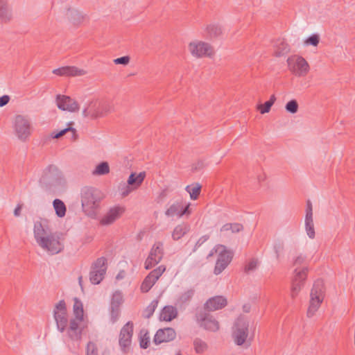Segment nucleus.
I'll use <instances>...</instances> for the list:
<instances>
[{
	"label": "nucleus",
	"mask_w": 355,
	"mask_h": 355,
	"mask_svg": "<svg viewBox=\"0 0 355 355\" xmlns=\"http://www.w3.org/2000/svg\"><path fill=\"white\" fill-rule=\"evenodd\" d=\"M80 198L83 211L89 217L95 218L103 198L102 192L94 187H84L80 191Z\"/></svg>",
	"instance_id": "obj_1"
},
{
	"label": "nucleus",
	"mask_w": 355,
	"mask_h": 355,
	"mask_svg": "<svg viewBox=\"0 0 355 355\" xmlns=\"http://www.w3.org/2000/svg\"><path fill=\"white\" fill-rule=\"evenodd\" d=\"M326 288L322 279L315 281L310 293L309 306L306 312L308 318H312L318 311L325 297Z\"/></svg>",
	"instance_id": "obj_2"
},
{
	"label": "nucleus",
	"mask_w": 355,
	"mask_h": 355,
	"mask_svg": "<svg viewBox=\"0 0 355 355\" xmlns=\"http://www.w3.org/2000/svg\"><path fill=\"white\" fill-rule=\"evenodd\" d=\"M64 182L62 172L53 164L49 165L43 171L40 184L46 188L61 185Z\"/></svg>",
	"instance_id": "obj_3"
},
{
	"label": "nucleus",
	"mask_w": 355,
	"mask_h": 355,
	"mask_svg": "<svg viewBox=\"0 0 355 355\" xmlns=\"http://www.w3.org/2000/svg\"><path fill=\"white\" fill-rule=\"evenodd\" d=\"M63 240L62 233H49V235L46 236L44 239H42L41 243H39L38 245L43 250L53 255L61 252L64 250Z\"/></svg>",
	"instance_id": "obj_4"
},
{
	"label": "nucleus",
	"mask_w": 355,
	"mask_h": 355,
	"mask_svg": "<svg viewBox=\"0 0 355 355\" xmlns=\"http://www.w3.org/2000/svg\"><path fill=\"white\" fill-rule=\"evenodd\" d=\"M112 105L107 101H92L87 107L83 110L85 117H90L92 119L103 117L112 111Z\"/></svg>",
	"instance_id": "obj_5"
},
{
	"label": "nucleus",
	"mask_w": 355,
	"mask_h": 355,
	"mask_svg": "<svg viewBox=\"0 0 355 355\" xmlns=\"http://www.w3.org/2000/svg\"><path fill=\"white\" fill-rule=\"evenodd\" d=\"M249 322L243 315H240L235 321L233 327L232 336L236 345H243L248 336Z\"/></svg>",
	"instance_id": "obj_6"
},
{
	"label": "nucleus",
	"mask_w": 355,
	"mask_h": 355,
	"mask_svg": "<svg viewBox=\"0 0 355 355\" xmlns=\"http://www.w3.org/2000/svg\"><path fill=\"white\" fill-rule=\"evenodd\" d=\"M209 312L205 309L198 311L196 314V321L205 330L216 332L220 329L219 322Z\"/></svg>",
	"instance_id": "obj_7"
},
{
	"label": "nucleus",
	"mask_w": 355,
	"mask_h": 355,
	"mask_svg": "<svg viewBox=\"0 0 355 355\" xmlns=\"http://www.w3.org/2000/svg\"><path fill=\"white\" fill-rule=\"evenodd\" d=\"M106 262L107 259L102 257L92 263L89 272V280L92 284H99L104 279L107 270Z\"/></svg>",
	"instance_id": "obj_8"
},
{
	"label": "nucleus",
	"mask_w": 355,
	"mask_h": 355,
	"mask_svg": "<svg viewBox=\"0 0 355 355\" xmlns=\"http://www.w3.org/2000/svg\"><path fill=\"white\" fill-rule=\"evenodd\" d=\"M53 317L56 326L60 332H64L68 326L67 311L66 303L64 300H60L55 306Z\"/></svg>",
	"instance_id": "obj_9"
},
{
	"label": "nucleus",
	"mask_w": 355,
	"mask_h": 355,
	"mask_svg": "<svg viewBox=\"0 0 355 355\" xmlns=\"http://www.w3.org/2000/svg\"><path fill=\"white\" fill-rule=\"evenodd\" d=\"M308 270L309 269L306 266H304L300 270L297 268L295 269L294 277L292 279L291 293L293 299H295L297 296L302 288L304 286L307 277Z\"/></svg>",
	"instance_id": "obj_10"
},
{
	"label": "nucleus",
	"mask_w": 355,
	"mask_h": 355,
	"mask_svg": "<svg viewBox=\"0 0 355 355\" xmlns=\"http://www.w3.org/2000/svg\"><path fill=\"white\" fill-rule=\"evenodd\" d=\"M164 256L163 243L156 242L150 249L149 254L145 261V269L149 270L159 263Z\"/></svg>",
	"instance_id": "obj_11"
},
{
	"label": "nucleus",
	"mask_w": 355,
	"mask_h": 355,
	"mask_svg": "<svg viewBox=\"0 0 355 355\" xmlns=\"http://www.w3.org/2000/svg\"><path fill=\"white\" fill-rule=\"evenodd\" d=\"M290 70L298 76H304L309 71V65L302 56L291 57L287 60Z\"/></svg>",
	"instance_id": "obj_12"
},
{
	"label": "nucleus",
	"mask_w": 355,
	"mask_h": 355,
	"mask_svg": "<svg viewBox=\"0 0 355 355\" xmlns=\"http://www.w3.org/2000/svg\"><path fill=\"white\" fill-rule=\"evenodd\" d=\"M188 48L191 55L197 58L210 57L213 54L211 46L205 42H191L189 44Z\"/></svg>",
	"instance_id": "obj_13"
},
{
	"label": "nucleus",
	"mask_w": 355,
	"mask_h": 355,
	"mask_svg": "<svg viewBox=\"0 0 355 355\" xmlns=\"http://www.w3.org/2000/svg\"><path fill=\"white\" fill-rule=\"evenodd\" d=\"M133 322L129 321L121 328L119 334V345L125 354L128 353L130 349L133 335Z\"/></svg>",
	"instance_id": "obj_14"
},
{
	"label": "nucleus",
	"mask_w": 355,
	"mask_h": 355,
	"mask_svg": "<svg viewBox=\"0 0 355 355\" xmlns=\"http://www.w3.org/2000/svg\"><path fill=\"white\" fill-rule=\"evenodd\" d=\"M15 131L18 139L24 141L31 135V123L28 119L17 115L15 119Z\"/></svg>",
	"instance_id": "obj_15"
},
{
	"label": "nucleus",
	"mask_w": 355,
	"mask_h": 355,
	"mask_svg": "<svg viewBox=\"0 0 355 355\" xmlns=\"http://www.w3.org/2000/svg\"><path fill=\"white\" fill-rule=\"evenodd\" d=\"M233 258V253L225 248L220 250L218 254L214 272L218 275L220 274L230 264Z\"/></svg>",
	"instance_id": "obj_16"
},
{
	"label": "nucleus",
	"mask_w": 355,
	"mask_h": 355,
	"mask_svg": "<svg viewBox=\"0 0 355 355\" xmlns=\"http://www.w3.org/2000/svg\"><path fill=\"white\" fill-rule=\"evenodd\" d=\"M56 103L58 107L62 110H67L71 112L79 110L78 103L68 96L57 95Z\"/></svg>",
	"instance_id": "obj_17"
},
{
	"label": "nucleus",
	"mask_w": 355,
	"mask_h": 355,
	"mask_svg": "<svg viewBox=\"0 0 355 355\" xmlns=\"http://www.w3.org/2000/svg\"><path fill=\"white\" fill-rule=\"evenodd\" d=\"M176 337V332L174 329L167 327L157 330L154 336L153 342L156 345L173 340Z\"/></svg>",
	"instance_id": "obj_18"
},
{
	"label": "nucleus",
	"mask_w": 355,
	"mask_h": 355,
	"mask_svg": "<svg viewBox=\"0 0 355 355\" xmlns=\"http://www.w3.org/2000/svg\"><path fill=\"white\" fill-rule=\"evenodd\" d=\"M83 320L71 318L69 320V327H67V334L68 337L73 341L81 340L83 329L80 327V323Z\"/></svg>",
	"instance_id": "obj_19"
},
{
	"label": "nucleus",
	"mask_w": 355,
	"mask_h": 355,
	"mask_svg": "<svg viewBox=\"0 0 355 355\" xmlns=\"http://www.w3.org/2000/svg\"><path fill=\"white\" fill-rule=\"evenodd\" d=\"M227 304V299L222 295L212 297L207 300L204 304V309L207 311H215L222 309Z\"/></svg>",
	"instance_id": "obj_20"
},
{
	"label": "nucleus",
	"mask_w": 355,
	"mask_h": 355,
	"mask_svg": "<svg viewBox=\"0 0 355 355\" xmlns=\"http://www.w3.org/2000/svg\"><path fill=\"white\" fill-rule=\"evenodd\" d=\"M189 207V203L184 206L181 202H176L170 206L165 211V214L167 216H178L181 217L184 214H190Z\"/></svg>",
	"instance_id": "obj_21"
},
{
	"label": "nucleus",
	"mask_w": 355,
	"mask_h": 355,
	"mask_svg": "<svg viewBox=\"0 0 355 355\" xmlns=\"http://www.w3.org/2000/svg\"><path fill=\"white\" fill-rule=\"evenodd\" d=\"M53 73L60 76H80L86 74V71L84 69H78L74 66L60 67L54 69Z\"/></svg>",
	"instance_id": "obj_22"
},
{
	"label": "nucleus",
	"mask_w": 355,
	"mask_h": 355,
	"mask_svg": "<svg viewBox=\"0 0 355 355\" xmlns=\"http://www.w3.org/2000/svg\"><path fill=\"white\" fill-rule=\"evenodd\" d=\"M124 209L120 207L111 208L101 220V224L107 225L113 223L123 213Z\"/></svg>",
	"instance_id": "obj_23"
},
{
	"label": "nucleus",
	"mask_w": 355,
	"mask_h": 355,
	"mask_svg": "<svg viewBox=\"0 0 355 355\" xmlns=\"http://www.w3.org/2000/svg\"><path fill=\"white\" fill-rule=\"evenodd\" d=\"M178 315L177 309L173 306H165L159 315L160 320L170 322Z\"/></svg>",
	"instance_id": "obj_24"
},
{
	"label": "nucleus",
	"mask_w": 355,
	"mask_h": 355,
	"mask_svg": "<svg viewBox=\"0 0 355 355\" xmlns=\"http://www.w3.org/2000/svg\"><path fill=\"white\" fill-rule=\"evenodd\" d=\"M145 172H141L139 174H137L136 173H131L128 180V184L131 186L132 189H137L141 186L145 179Z\"/></svg>",
	"instance_id": "obj_25"
},
{
	"label": "nucleus",
	"mask_w": 355,
	"mask_h": 355,
	"mask_svg": "<svg viewBox=\"0 0 355 355\" xmlns=\"http://www.w3.org/2000/svg\"><path fill=\"white\" fill-rule=\"evenodd\" d=\"M33 232L35 239L37 244H39V243H41L42 239H44L46 236L49 235V234L47 232V230H46L44 227L41 221H36L35 223Z\"/></svg>",
	"instance_id": "obj_26"
},
{
	"label": "nucleus",
	"mask_w": 355,
	"mask_h": 355,
	"mask_svg": "<svg viewBox=\"0 0 355 355\" xmlns=\"http://www.w3.org/2000/svg\"><path fill=\"white\" fill-rule=\"evenodd\" d=\"M274 47V55L276 57H281L290 51L288 44L284 40H277Z\"/></svg>",
	"instance_id": "obj_27"
},
{
	"label": "nucleus",
	"mask_w": 355,
	"mask_h": 355,
	"mask_svg": "<svg viewBox=\"0 0 355 355\" xmlns=\"http://www.w3.org/2000/svg\"><path fill=\"white\" fill-rule=\"evenodd\" d=\"M12 15L8 9L6 0H0V21L7 23L10 21Z\"/></svg>",
	"instance_id": "obj_28"
},
{
	"label": "nucleus",
	"mask_w": 355,
	"mask_h": 355,
	"mask_svg": "<svg viewBox=\"0 0 355 355\" xmlns=\"http://www.w3.org/2000/svg\"><path fill=\"white\" fill-rule=\"evenodd\" d=\"M67 17L73 24L79 25L85 20V15L77 10L69 9Z\"/></svg>",
	"instance_id": "obj_29"
},
{
	"label": "nucleus",
	"mask_w": 355,
	"mask_h": 355,
	"mask_svg": "<svg viewBox=\"0 0 355 355\" xmlns=\"http://www.w3.org/2000/svg\"><path fill=\"white\" fill-rule=\"evenodd\" d=\"M73 125V122H70L68 123V128H64L57 132H53L51 134V136L53 139H58L64 136L67 132H70L71 133V137L73 140H76L78 137L76 130L71 125Z\"/></svg>",
	"instance_id": "obj_30"
},
{
	"label": "nucleus",
	"mask_w": 355,
	"mask_h": 355,
	"mask_svg": "<svg viewBox=\"0 0 355 355\" xmlns=\"http://www.w3.org/2000/svg\"><path fill=\"white\" fill-rule=\"evenodd\" d=\"M189 230V226L187 224H180L177 225L173 232L172 238L174 241H178L183 237Z\"/></svg>",
	"instance_id": "obj_31"
},
{
	"label": "nucleus",
	"mask_w": 355,
	"mask_h": 355,
	"mask_svg": "<svg viewBox=\"0 0 355 355\" xmlns=\"http://www.w3.org/2000/svg\"><path fill=\"white\" fill-rule=\"evenodd\" d=\"M73 312L75 315L73 318L83 320L84 310L83 303L80 300L76 297L73 298Z\"/></svg>",
	"instance_id": "obj_32"
},
{
	"label": "nucleus",
	"mask_w": 355,
	"mask_h": 355,
	"mask_svg": "<svg viewBox=\"0 0 355 355\" xmlns=\"http://www.w3.org/2000/svg\"><path fill=\"white\" fill-rule=\"evenodd\" d=\"M53 206L55 211L56 215L62 218L65 216L67 211V207L64 203L60 199H55L53 202Z\"/></svg>",
	"instance_id": "obj_33"
},
{
	"label": "nucleus",
	"mask_w": 355,
	"mask_h": 355,
	"mask_svg": "<svg viewBox=\"0 0 355 355\" xmlns=\"http://www.w3.org/2000/svg\"><path fill=\"white\" fill-rule=\"evenodd\" d=\"M202 186L199 183L192 184L187 185L185 190L190 194V198L192 200H196L201 191Z\"/></svg>",
	"instance_id": "obj_34"
},
{
	"label": "nucleus",
	"mask_w": 355,
	"mask_h": 355,
	"mask_svg": "<svg viewBox=\"0 0 355 355\" xmlns=\"http://www.w3.org/2000/svg\"><path fill=\"white\" fill-rule=\"evenodd\" d=\"M194 290L191 288L182 293L177 300L176 305L182 306L187 304L194 295Z\"/></svg>",
	"instance_id": "obj_35"
},
{
	"label": "nucleus",
	"mask_w": 355,
	"mask_h": 355,
	"mask_svg": "<svg viewBox=\"0 0 355 355\" xmlns=\"http://www.w3.org/2000/svg\"><path fill=\"white\" fill-rule=\"evenodd\" d=\"M206 31L207 33V37L215 38L218 37L222 34V28L218 25L210 24L207 26Z\"/></svg>",
	"instance_id": "obj_36"
},
{
	"label": "nucleus",
	"mask_w": 355,
	"mask_h": 355,
	"mask_svg": "<svg viewBox=\"0 0 355 355\" xmlns=\"http://www.w3.org/2000/svg\"><path fill=\"white\" fill-rule=\"evenodd\" d=\"M243 226L241 223H226L220 228V232L231 231L232 233H239L243 231Z\"/></svg>",
	"instance_id": "obj_37"
},
{
	"label": "nucleus",
	"mask_w": 355,
	"mask_h": 355,
	"mask_svg": "<svg viewBox=\"0 0 355 355\" xmlns=\"http://www.w3.org/2000/svg\"><path fill=\"white\" fill-rule=\"evenodd\" d=\"M305 229L310 239H314L315 234L313 216H305Z\"/></svg>",
	"instance_id": "obj_38"
},
{
	"label": "nucleus",
	"mask_w": 355,
	"mask_h": 355,
	"mask_svg": "<svg viewBox=\"0 0 355 355\" xmlns=\"http://www.w3.org/2000/svg\"><path fill=\"white\" fill-rule=\"evenodd\" d=\"M193 347L197 354H202L208 349L207 344L199 338H196L193 340Z\"/></svg>",
	"instance_id": "obj_39"
},
{
	"label": "nucleus",
	"mask_w": 355,
	"mask_h": 355,
	"mask_svg": "<svg viewBox=\"0 0 355 355\" xmlns=\"http://www.w3.org/2000/svg\"><path fill=\"white\" fill-rule=\"evenodd\" d=\"M156 283L155 280L152 279L148 275L145 277L142 282L140 289L142 293H147Z\"/></svg>",
	"instance_id": "obj_40"
},
{
	"label": "nucleus",
	"mask_w": 355,
	"mask_h": 355,
	"mask_svg": "<svg viewBox=\"0 0 355 355\" xmlns=\"http://www.w3.org/2000/svg\"><path fill=\"white\" fill-rule=\"evenodd\" d=\"M123 302V297L122 293L119 291H116L112 295L110 306L120 307V306L122 304Z\"/></svg>",
	"instance_id": "obj_41"
},
{
	"label": "nucleus",
	"mask_w": 355,
	"mask_h": 355,
	"mask_svg": "<svg viewBox=\"0 0 355 355\" xmlns=\"http://www.w3.org/2000/svg\"><path fill=\"white\" fill-rule=\"evenodd\" d=\"M158 304L157 300H153L151 303L145 309L143 313V316L145 318H150L154 313Z\"/></svg>",
	"instance_id": "obj_42"
},
{
	"label": "nucleus",
	"mask_w": 355,
	"mask_h": 355,
	"mask_svg": "<svg viewBox=\"0 0 355 355\" xmlns=\"http://www.w3.org/2000/svg\"><path fill=\"white\" fill-rule=\"evenodd\" d=\"M110 172V167L107 162H103L96 167L94 174L105 175Z\"/></svg>",
	"instance_id": "obj_43"
},
{
	"label": "nucleus",
	"mask_w": 355,
	"mask_h": 355,
	"mask_svg": "<svg viewBox=\"0 0 355 355\" xmlns=\"http://www.w3.org/2000/svg\"><path fill=\"white\" fill-rule=\"evenodd\" d=\"M166 270V267L163 265L159 266L157 268L153 270L148 275L152 277L153 280L157 282L159 277L164 273Z\"/></svg>",
	"instance_id": "obj_44"
},
{
	"label": "nucleus",
	"mask_w": 355,
	"mask_h": 355,
	"mask_svg": "<svg viewBox=\"0 0 355 355\" xmlns=\"http://www.w3.org/2000/svg\"><path fill=\"white\" fill-rule=\"evenodd\" d=\"M298 103L295 99L289 101L285 105L286 110L291 114L297 113L298 111Z\"/></svg>",
	"instance_id": "obj_45"
},
{
	"label": "nucleus",
	"mask_w": 355,
	"mask_h": 355,
	"mask_svg": "<svg viewBox=\"0 0 355 355\" xmlns=\"http://www.w3.org/2000/svg\"><path fill=\"white\" fill-rule=\"evenodd\" d=\"M142 331H141V335L139 337V345L142 349H147L149 346L150 343V336L148 333L146 331L144 334L141 335Z\"/></svg>",
	"instance_id": "obj_46"
},
{
	"label": "nucleus",
	"mask_w": 355,
	"mask_h": 355,
	"mask_svg": "<svg viewBox=\"0 0 355 355\" xmlns=\"http://www.w3.org/2000/svg\"><path fill=\"white\" fill-rule=\"evenodd\" d=\"M258 264L259 261L257 259H251L244 268L245 272L248 273L251 271L254 270L257 268Z\"/></svg>",
	"instance_id": "obj_47"
},
{
	"label": "nucleus",
	"mask_w": 355,
	"mask_h": 355,
	"mask_svg": "<svg viewBox=\"0 0 355 355\" xmlns=\"http://www.w3.org/2000/svg\"><path fill=\"white\" fill-rule=\"evenodd\" d=\"M319 42H320L319 35L318 34H313L306 40L305 43L306 44L316 46L319 44Z\"/></svg>",
	"instance_id": "obj_48"
},
{
	"label": "nucleus",
	"mask_w": 355,
	"mask_h": 355,
	"mask_svg": "<svg viewBox=\"0 0 355 355\" xmlns=\"http://www.w3.org/2000/svg\"><path fill=\"white\" fill-rule=\"evenodd\" d=\"M87 355H98V348L95 343L93 342H89L86 348Z\"/></svg>",
	"instance_id": "obj_49"
},
{
	"label": "nucleus",
	"mask_w": 355,
	"mask_h": 355,
	"mask_svg": "<svg viewBox=\"0 0 355 355\" xmlns=\"http://www.w3.org/2000/svg\"><path fill=\"white\" fill-rule=\"evenodd\" d=\"M110 309H111V313H110L111 320H112V322H115L118 320L119 314H120V307L110 306Z\"/></svg>",
	"instance_id": "obj_50"
},
{
	"label": "nucleus",
	"mask_w": 355,
	"mask_h": 355,
	"mask_svg": "<svg viewBox=\"0 0 355 355\" xmlns=\"http://www.w3.org/2000/svg\"><path fill=\"white\" fill-rule=\"evenodd\" d=\"M209 239V235H208V234L201 236L196 243V244L192 250V252H195Z\"/></svg>",
	"instance_id": "obj_51"
},
{
	"label": "nucleus",
	"mask_w": 355,
	"mask_h": 355,
	"mask_svg": "<svg viewBox=\"0 0 355 355\" xmlns=\"http://www.w3.org/2000/svg\"><path fill=\"white\" fill-rule=\"evenodd\" d=\"M272 105L268 101L263 105H259L258 109L261 114H266L270 112Z\"/></svg>",
	"instance_id": "obj_52"
},
{
	"label": "nucleus",
	"mask_w": 355,
	"mask_h": 355,
	"mask_svg": "<svg viewBox=\"0 0 355 355\" xmlns=\"http://www.w3.org/2000/svg\"><path fill=\"white\" fill-rule=\"evenodd\" d=\"M130 60V58L128 55L122 56L114 60V63L115 64H122L127 65L129 64Z\"/></svg>",
	"instance_id": "obj_53"
},
{
	"label": "nucleus",
	"mask_w": 355,
	"mask_h": 355,
	"mask_svg": "<svg viewBox=\"0 0 355 355\" xmlns=\"http://www.w3.org/2000/svg\"><path fill=\"white\" fill-rule=\"evenodd\" d=\"M273 248H274V250H275V252L276 254V258L277 259H279V257H280V252L284 250V243L282 242H277L276 243L274 246H273Z\"/></svg>",
	"instance_id": "obj_54"
},
{
	"label": "nucleus",
	"mask_w": 355,
	"mask_h": 355,
	"mask_svg": "<svg viewBox=\"0 0 355 355\" xmlns=\"http://www.w3.org/2000/svg\"><path fill=\"white\" fill-rule=\"evenodd\" d=\"M226 248V247L223 245H216L210 252L208 254L207 258L209 259L210 257H211L212 256H214V254L218 252V254L220 253V250H223Z\"/></svg>",
	"instance_id": "obj_55"
},
{
	"label": "nucleus",
	"mask_w": 355,
	"mask_h": 355,
	"mask_svg": "<svg viewBox=\"0 0 355 355\" xmlns=\"http://www.w3.org/2000/svg\"><path fill=\"white\" fill-rule=\"evenodd\" d=\"M133 190H135L134 189H132V187H131V186H130L128 184H124L121 189V196L123 197H126L128 196Z\"/></svg>",
	"instance_id": "obj_56"
},
{
	"label": "nucleus",
	"mask_w": 355,
	"mask_h": 355,
	"mask_svg": "<svg viewBox=\"0 0 355 355\" xmlns=\"http://www.w3.org/2000/svg\"><path fill=\"white\" fill-rule=\"evenodd\" d=\"M306 260V257L305 256H303L302 254H300L297 256L293 261V266H299L303 265Z\"/></svg>",
	"instance_id": "obj_57"
},
{
	"label": "nucleus",
	"mask_w": 355,
	"mask_h": 355,
	"mask_svg": "<svg viewBox=\"0 0 355 355\" xmlns=\"http://www.w3.org/2000/svg\"><path fill=\"white\" fill-rule=\"evenodd\" d=\"M306 216H313V207L310 200L306 201Z\"/></svg>",
	"instance_id": "obj_58"
},
{
	"label": "nucleus",
	"mask_w": 355,
	"mask_h": 355,
	"mask_svg": "<svg viewBox=\"0 0 355 355\" xmlns=\"http://www.w3.org/2000/svg\"><path fill=\"white\" fill-rule=\"evenodd\" d=\"M10 101V96L8 95H3L0 97V107H3L8 103Z\"/></svg>",
	"instance_id": "obj_59"
},
{
	"label": "nucleus",
	"mask_w": 355,
	"mask_h": 355,
	"mask_svg": "<svg viewBox=\"0 0 355 355\" xmlns=\"http://www.w3.org/2000/svg\"><path fill=\"white\" fill-rule=\"evenodd\" d=\"M21 208H22V205L18 204L14 210V215L15 216H19L20 215Z\"/></svg>",
	"instance_id": "obj_60"
},
{
	"label": "nucleus",
	"mask_w": 355,
	"mask_h": 355,
	"mask_svg": "<svg viewBox=\"0 0 355 355\" xmlns=\"http://www.w3.org/2000/svg\"><path fill=\"white\" fill-rule=\"evenodd\" d=\"M125 277V272L124 270H120L116 276V280L123 279Z\"/></svg>",
	"instance_id": "obj_61"
},
{
	"label": "nucleus",
	"mask_w": 355,
	"mask_h": 355,
	"mask_svg": "<svg viewBox=\"0 0 355 355\" xmlns=\"http://www.w3.org/2000/svg\"><path fill=\"white\" fill-rule=\"evenodd\" d=\"M251 309V306L250 304H245L243 306V311L245 313H249Z\"/></svg>",
	"instance_id": "obj_62"
},
{
	"label": "nucleus",
	"mask_w": 355,
	"mask_h": 355,
	"mask_svg": "<svg viewBox=\"0 0 355 355\" xmlns=\"http://www.w3.org/2000/svg\"><path fill=\"white\" fill-rule=\"evenodd\" d=\"M275 101H276V97H275V94H272V95L270 96V99L268 100V101H269L272 105H273V104L275 103Z\"/></svg>",
	"instance_id": "obj_63"
},
{
	"label": "nucleus",
	"mask_w": 355,
	"mask_h": 355,
	"mask_svg": "<svg viewBox=\"0 0 355 355\" xmlns=\"http://www.w3.org/2000/svg\"><path fill=\"white\" fill-rule=\"evenodd\" d=\"M82 279H83V277L81 276L79 277V278H78V282H79V284L80 285V286H82Z\"/></svg>",
	"instance_id": "obj_64"
}]
</instances>
